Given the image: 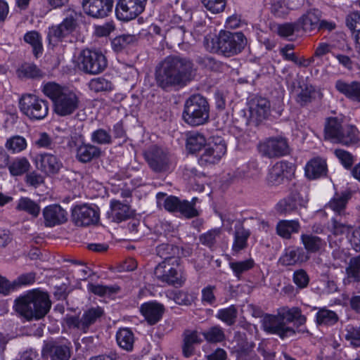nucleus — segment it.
I'll use <instances>...</instances> for the list:
<instances>
[{
    "instance_id": "nucleus-1",
    "label": "nucleus",
    "mask_w": 360,
    "mask_h": 360,
    "mask_svg": "<svg viewBox=\"0 0 360 360\" xmlns=\"http://www.w3.org/2000/svg\"><path fill=\"white\" fill-rule=\"evenodd\" d=\"M195 75L191 60L186 58L168 56L155 69V81L161 89L169 91L191 82Z\"/></svg>"
},
{
    "instance_id": "nucleus-2",
    "label": "nucleus",
    "mask_w": 360,
    "mask_h": 360,
    "mask_svg": "<svg viewBox=\"0 0 360 360\" xmlns=\"http://www.w3.org/2000/svg\"><path fill=\"white\" fill-rule=\"evenodd\" d=\"M49 295L38 289L30 290L15 300V311L27 321L39 320L49 311Z\"/></svg>"
},
{
    "instance_id": "nucleus-3",
    "label": "nucleus",
    "mask_w": 360,
    "mask_h": 360,
    "mask_svg": "<svg viewBox=\"0 0 360 360\" xmlns=\"http://www.w3.org/2000/svg\"><path fill=\"white\" fill-rule=\"evenodd\" d=\"M306 320V317L302 314L299 308H283L277 316H265L262 319V326L265 332L277 335L281 339H284L295 334V329L288 326V323L295 321L297 326H300L304 325Z\"/></svg>"
},
{
    "instance_id": "nucleus-4",
    "label": "nucleus",
    "mask_w": 360,
    "mask_h": 360,
    "mask_svg": "<svg viewBox=\"0 0 360 360\" xmlns=\"http://www.w3.org/2000/svg\"><path fill=\"white\" fill-rule=\"evenodd\" d=\"M42 91L52 101L54 112L58 115L62 117L70 115L80 105V94L77 91L62 86L54 82L46 84Z\"/></svg>"
},
{
    "instance_id": "nucleus-5",
    "label": "nucleus",
    "mask_w": 360,
    "mask_h": 360,
    "mask_svg": "<svg viewBox=\"0 0 360 360\" xmlns=\"http://www.w3.org/2000/svg\"><path fill=\"white\" fill-rule=\"evenodd\" d=\"M207 49L229 57L242 51L247 45V39L240 32H230L221 30L217 37L210 39L205 37Z\"/></svg>"
},
{
    "instance_id": "nucleus-6",
    "label": "nucleus",
    "mask_w": 360,
    "mask_h": 360,
    "mask_svg": "<svg viewBox=\"0 0 360 360\" xmlns=\"http://www.w3.org/2000/svg\"><path fill=\"white\" fill-rule=\"evenodd\" d=\"M210 106L207 101L200 94L191 96L186 102L183 118L191 126H199L209 120Z\"/></svg>"
},
{
    "instance_id": "nucleus-7",
    "label": "nucleus",
    "mask_w": 360,
    "mask_h": 360,
    "mask_svg": "<svg viewBox=\"0 0 360 360\" xmlns=\"http://www.w3.org/2000/svg\"><path fill=\"white\" fill-rule=\"evenodd\" d=\"M78 68L86 74L98 75L107 67L105 56L98 51L82 50L77 58Z\"/></svg>"
},
{
    "instance_id": "nucleus-8",
    "label": "nucleus",
    "mask_w": 360,
    "mask_h": 360,
    "mask_svg": "<svg viewBox=\"0 0 360 360\" xmlns=\"http://www.w3.org/2000/svg\"><path fill=\"white\" fill-rule=\"evenodd\" d=\"M20 111L32 120L44 119L49 113V102L34 94L22 95L19 101Z\"/></svg>"
},
{
    "instance_id": "nucleus-9",
    "label": "nucleus",
    "mask_w": 360,
    "mask_h": 360,
    "mask_svg": "<svg viewBox=\"0 0 360 360\" xmlns=\"http://www.w3.org/2000/svg\"><path fill=\"white\" fill-rule=\"evenodd\" d=\"M65 17L59 25L49 27L48 39L51 44H56L72 32L77 26V13L71 8L65 11Z\"/></svg>"
},
{
    "instance_id": "nucleus-10",
    "label": "nucleus",
    "mask_w": 360,
    "mask_h": 360,
    "mask_svg": "<svg viewBox=\"0 0 360 360\" xmlns=\"http://www.w3.org/2000/svg\"><path fill=\"white\" fill-rule=\"evenodd\" d=\"M103 310L99 307H91L85 311L79 318L69 316L65 318L66 325L69 328L77 329L82 333H87L90 326L103 315Z\"/></svg>"
},
{
    "instance_id": "nucleus-11",
    "label": "nucleus",
    "mask_w": 360,
    "mask_h": 360,
    "mask_svg": "<svg viewBox=\"0 0 360 360\" xmlns=\"http://www.w3.org/2000/svg\"><path fill=\"white\" fill-rule=\"evenodd\" d=\"M259 153L269 158H280L290 153V147L286 138L278 136L266 139L258 146Z\"/></svg>"
},
{
    "instance_id": "nucleus-12",
    "label": "nucleus",
    "mask_w": 360,
    "mask_h": 360,
    "mask_svg": "<svg viewBox=\"0 0 360 360\" xmlns=\"http://www.w3.org/2000/svg\"><path fill=\"white\" fill-rule=\"evenodd\" d=\"M173 265L172 262H162L155 268L154 275L162 283L181 287L186 281V278Z\"/></svg>"
},
{
    "instance_id": "nucleus-13",
    "label": "nucleus",
    "mask_w": 360,
    "mask_h": 360,
    "mask_svg": "<svg viewBox=\"0 0 360 360\" xmlns=\"http://www.w3.org/2000/svg\"><path fill=\"white\" fill-rule=\"evenodd\" d=\"M147 0H119L115 13L117 18L129 21L136 18L145 9Z\"/></svg>"
},
{
    "instance_id": "nucleus-14",
    "label": "nucleus",
    "mask_w": 360,
    "mask_h": 360,
    "mask_svg": "<svg viewBox=\"0 0 360 360\" xmlns=\"http://www.w3.org/2000/svg\"><path fill=\"white\" fill-rule=\"evenodd\" d=\"M72 219L77 226H87L99 221L98 209L87 205H77L72 212Z\"/></svg>"
},
{
    "instance_id": "nucleus-15",
    "label": "nucleus",
    "mask_w": 360,
    "mask_h": 360,
    "mask_svg": "<svg viewBox=\"0 0 360 360\" xmlns=\"http://www.w3.org/2000/svg\"><path fill=\"white\" fill-rule=\"evenodd\" d=\"M295 167L292 163L286 161L277 162L269 169L266 181L269 186H276L284 180L290 179L295 172Z\"/></svg>"
},
{
    "instance_id": "nucleus-16",
    "label": "nucleus",
    "mask_w": 360,
    "mask_h": 360,
    "mask_svg": "<svg viewBox=\"0 0 360 360\" xmlns=\"http://www.w3.org/2000/svg\"><path fill=\"white\" fill-rule=\"evenodd\" d=\"M226 152L224 142L217 139L215 142L209 143L200 154L198 162L202 166L216 164Z\"/></svg>"
},
{
    "instance_id": "nucleus-17",
    "label": "nucleus",
    "mask_w": 360,
    "mask_h": 360,
    "mask_svg": "<svg viewBox=\"0 0 360 360\" xmlns=\"http://www.w3.org/2000/svg\"><path fill=\"white\" fill-rule=\"evenodd\" d=\"M44 358L50 360H69L71 356L70 343L50 341L41 349Z\"/></svg>"
},
{
    "instance_id": "nucleus-18",
    "label": "nucleus",
    "mask_w": 360,
    "mask_h": 360,
    "mask_svg": "<svg viewBox=\"0 0 360 360\" xmlns=\"http://www.w3.org/2000/svg\"><path fill=\"white\" fill-rule=\"evenodd\" d=\"M146 158L150 167L156 172H166L170 168V158L163 149L153 146L146 153Z\"/></svg>"
},
{
    "instance_id": "nucleus-19",
    "label": "nucleus",
    "mask_w": 360,
    "mask_h": 360,
    "mask_svg": "<svg viewBox=\"0 0 360 360\" xmlns=\"http://www.w3.org/2000/svg\"><path fill=\"white\" fill-rule=\"evenodd\" d=\"M114 0H83L86 13L93 18H104L112 12Z\"/></svg>"
},
{
    "instance_id": "nucleus-20",
    "label": "nucleus",
    "mask_w": 360,
    "mask_h": 360,
    "mask_svg": "<svg viewBox=\"0 0 360 360\" xmlns=\"http://www.w3.org/2000/svg\"><path fill=\"white\" fill-rule=\"evenodd\" d=\"M250 120L251 122L258 124L269 115L270 103L262 97H255L250 102Z\"/></svg>"
},
{
    "instance_id": "nucleus-21",
    "label": "nucleus",
    "mask_w": 360,
    "mask_h": 360,
    "mask_svg": "<svg viewBox=\"0 0 360 360\" xmlns=\"http://www.w3.org/2000/svg\"><path fill=\"white\" fill-rule=\"evenodd\" d=\"M37 168L48 176L53 175L63 167L61 161L54 155L44 153L36 156Z\"/></svg>"
},
{
    "instance_id": "nucleus-22",
    "label": "nucleus",
    "mask_w": 360,
    "mask_h": 360,
    "mask_svg": "<svg viewBox=\"0 0 360 360\" xmlns=\"http://www.w3.org/2000/svg\"><path fill=\"white\" fill-rule=\"evenodd\" d=\"M46 226L52 227L65 223L68 220L67 212L59 205L46 206L43 210Z\"/></svg>"
},
{
    "instance_id": "nucleus-23",
    "label": "nucleus",
    "mask_w": 360,
    "mask_h": 360,
    "mask_svg": "<svg viewBox=\"0 0 360 360\" xmlns=\"http://www.w3.org/2000/svg\"><path fill=\"white\" fill-rule=\"evenodd\" d=\"M307 200L304 198L300 193H292L289 197L280 200L276 210L281 214H291L298 211L301 207H306Z\"/></svg>"
},
{
    "instance_id": "nucleus-24",
    "label": "nucleus",
    "mask_w": 360,
    "mask_h": 360,
    "mask_svg": "<svg viewBox=\"0 0 360 360\" xmlns=\"http://www.w3.org/2000/svg\"><path fill=\"white\" fill-rule=\"evenodd\" d=\"M309 259V257L302 248L289 247L285 249L283 254L279 258V262L283 266H293L306 262Z\"/></svg>"
},
{
    "instance_id": "nucleus-25",
    "label": "nucleus",
    "mask_w": 360,
    "mask_h": 360,
    "mask_svg": "<svg viewBox=\"0 0 360 360\" xmlns=\"http://www.w3.org/2000/svg\"><path fill=\"white\" fill-rule=\"evenodd\" d=\"M321 13L319 10L313 9L302 15L296 22L299 30L304 32H311L317 30L319 27Z\"/></svg>"
},
{
    "instance_id": "nucleus-26",
    "label": "nucleus",
    "mask_w": 360,
    "mask_h": 360,
    "mask_svg": "<svg viewBox=\"0 0 360 360\" xmlns=\"http://www.w3.org/2000/svg\"><path fill=\"white\" fill-rule=\"evenodd\" d=\"M335 87L348 99L360 102V82L354 81L348 83L342 79H338L335 82Z\"/></svg>"
},
{
    "instance_id": "nucleus-27",
    "label": "nucleus",
    "mask_w": 360,
    "mask_h": 360,
    "mask_svg": "<svg viewBox=\"0 0 360 360\" xmlns=\"http://www.w3.org/2000/svg\"><path fill=\"white\" fill-rule=\"evenodd\" d=\"M327 171L326 160L320 157L314 158L305 166L306 176L311 179L326 175Z\"/></svg>"
},
{
    "instance_id": "nucleus-28",
    "label": "nucleus",
    "mask_w": 360,
    "mask_h": 360,
    "mask_svg": "<svg viewBox=\"0 0 360 360\" xmlns=\"http://www.w3.org/2000/svg\"><path fill=\"white\" fill-rule=\"evenodd\" d=\"M202 342L200 333L194 330H186L183 333L182 352L185 357L188 358L193 355L195 345Z\"/></svg>"
},
{
    "instance_id": "nucleus-29",
    "label": "nucleus",
    "mask_w": 360,
    "mask_h": 360,
    "mask_svg": "<svg viewBox=\"0 0 360 360\" xmlns=\"http://www.w3.org/2000/svg\"><path fill=\"white\" fill-rule=\"evenodd\" d=\"M101 155V150L97 146L91 143H82L77 148L76 158L83 163L98 158Z\"/></svg>"
},
{
    "instance_id": "nucleus-30",
    "label": "nucleus",
    "mask_w": 360,
    "mask_h": 360,
    "mask_svg": "<svg viewBox=\"0 0 360 360\" xmlns=\"http://www.w3.org/2000/svg\"><path fill=\"white\" fill-rule=\"evenodd\" d=\"M300 239L307 253L319 252L324 250L326 246L325 240L312 233L302 234Z\"/></svg>"
},
{
    "instance_id": "nucleus-31",
    "label": "nucleus",
    "mask_w": 360,
    "mask_h": 360,
    "mask_svg": "<svg viewBox=\"0 0 360 360\" xmlns=\"http://www.w3.org/2000/svg\"><path fill=\"white\" fill-rule=\"evenodd\" d=\"M141 311L148 323L153 325L161 319L163 307L158 303L148 302L141 305Z\"/></svg>"
},
{
    "instance_id": "nucleus-32",
    "label": "nucleus",
    "mask_w": 360,
    "mask_h": 360,
    "mask_svg": "<svg viewBox=\"0 0 360 360\" xmlns=\"http://www.w3.org/2000/svg\"><path fill=\"white\" fill-rule=\"evenodd\" d=\"M234 240L232 250L238 252L247 246V241L250 235L249 230L245 229L240 221H236L235 224Z\"/></svg>"
},
{
    "instance_id": "nucleus-33",
    "label": "nucleus",
    "mask_w": 360,
    "mask_h": 360,
    "mask_svg": "<svg viewBox=\"0 0 360 360\" xmlns=\"http://www.w3.org/2000/svg\"><path fill=\"white\" fill-rule=\"evenodd\" d=\"M351 198V193L345 191L336 193L328 202V206L340 217L346 216L345 207L348 200Z\"/></svg>"
},
{
    "instance_id": "nucleus-34",
    "label": "nucleus",
    "mask_w": 360,
    "mask_h": 360,
    "mask_svg": "<svg viewBox=\"0 0 360 360\" xmlns=\"http://www.w3.org/2000/svg\"><path fill=\"white\" fill-rule=\"evenodd\" d=\"M111 217L114 221L120 222L126 220L131 215L130 207L127 203H122L118 200L110 201Z\"/></svg>"
},
{
    "instance_id": "nucleus-35",
    "label": "nucleus",
    "mask_w": 360,
    "mask_h": 360,
    "mask_svg": "<svg viewBox=\"0 0 360 360\" xmlns=\"http://www.w3.org/2000/svg\"><path fill=\"white\" fill-rule=\"evenodd\" d=\"M342 127V122L338 118H328L324 128L325 138L333 142L338 143Z\"/></svg>"
},
{
    "instance_id": "nucleus-36",
    "label": "nucleus",
    "mask_w": 360,
    "mask_h": 360,
    "mask_svg": "<svg viewBox=\"0 0 360 360\" xmlns=\"http://www.w3.org/2000/svg\"><path fill=\"white\" fill-rule=\"evenodd\" d=\"M157 254L164 259L163 262H172L178 265L179 249L172 244L162 243L158 246Z\"/></svg>"
},
{
    "instance_id": "nucleus-37",
    "label": "nucleus",
    "mask_w": 360,
    "mask_h": 360,
    "mask_svg": "<svg viewBox=\"0 0 360 360\" xmlns=\"http://www.w3.org/2000/svg\"><path fill=\"white\" fill-rule=\"evenodd\" d=\"M117 345L123 349L129 352L133 349L134 335L133 332L127 328H120L116 334Z\"/></svg>"
},
{
    "instance_id": "nucleus-38",
    "label": "nucleus",
    "mask_w": 360,
    "mask_h": 360,
    "mask_svg": "<svg viewBox=\"0 0 360 360\" xmlns=\"http://www.w3.org/2000/svg\"><path fill=\"white\" fill-rule=\"evenodd\" d=\"M300 227V224L297 220H282L278 223L276 231L280 236L290 238L292 233L299 231Z\"/></svg>"
},
{
    "instance_id": "nucleus-39",
    "label": "nucleus",
    "mask_w": 360,
    "mask_h": 360,
    "mask_svg": "<svg viewBox=\"0 0 360 360\" xmlns=\"http://www.w3.org/2000/svg\"><path fill=\"white\" fill-rule=\"evenodd\" d=\"M338 314L326 308L320 309L316 315V323L319 326H333L338 321Z\"/></svg>"
},
{
    "instance_id": "nucleus-40",
    "label": "nucleus",
    "mask_w": 360,
    "mask_h": 360,
    "mask_svg": "<svg viewBox=\"0 0 360 360\" xmlns=\"http://www.w3.org/2000/svg\"><path fill=\"white\" fill-rule=\"evenodd\" d=\"M344 338L350 346L353 347H360V324L346 326L344 331Z\"/></svg>"
},
{
    "instance_id": "nucleus-41",
    "label": "nucleus",
    "mask_w": 360,
    "mask_h": 360,
    "mask_svg": "<svg viewBox=\"0 0 360 360\" xmlns=\"http://www.w3.org/2000/svg\"><path fill=\"white\" fill-rule=\"evenodd\" d=\"M346 274L348 283L360 282V255L350 259L346 268Z\"/></svg>"
},
{
    "instance_id": "nucleus-42",
    "label": "nucleus",
    "mask_w": 360,
    "mask_h": 360,
    "mask_svg": "<svg viewBox=\"0 0 360 360\" xmlns=\"http://www.w3.org/2000/svg\"><path fill=\"white\" fill-rule=\"evenodd\" d=\"M207 146L205 136L199 133H191L188 135L186 141V148L191 153L200 150Z\"/></svg>"
},
{
    "instance_id": "nucleus-43",
    "label": "nucleus",
    "mask_w": 360,
    "mask_h": 360,
    "mask_svg": "<svg viewBox=\"0 0 360 360\" xmlns=\"http://www.w3.org/2000/svg\"><path fill=\"white\" fill-rule=\"evenodd\" d=\"M16 209L19 211H25L34 217H38L40 212L38 204L27 197H22L19 199Z\"/></svg>"
},
{
    "instance_id": "nucleus-44",
    "label": "nucleus",
    "mask_w": 360,
    "mask_h": 360,
    "mask_svg": "<svg viewBox=\"0 0 360 360\" xmlns=\"http://www.w3.org/2000/svg\"><path fill=\"white\" fill-rule=\"evenodd\" d=\"M24 40L32 46L33 53L36 57H38L39 55L42 53L43 46L41 37L37 31L27 32L24 36Z\"/></svg>"
},
{
    "instance_id": "nucleus-45",
    "label": "nucleus",
    "mask_w": 360,
    "mask_h": 360,
    "mask_svg": "<svg viewBox=\"0 0 360 360\" xmlns=\"http://www.w3.org/2000/svg\"><path fill=\"white\" fill-rule=\"evenodd\" d=\"M91 141L94 145H110L112 137L109 131L99 128L91 132Z\"/></svg>"
},
{
    "instance_id": "nucleus-46",
    "label": "nucleus",
    "mask_w": 360,
    "mask_h": 360,
    "mask_svg": "<svg viewBox=\"0 0 360 360\" xmlns=\"http://www.w3.org/2000/svg\"><path fill=\"white\" fill-rule=\"evenodd\" d=\"M237 316L238 310L234 305L219 309L216 315L217 318L224 322L228 326H232L235 323Z\"/></svg>"
},
{
    "instance_id": "nucleus-47",
    "label": "nucleus",
    "mask_w": 360,
    "mask_h": 360,
    "mask_svg": "<svg viewBox=\"0 0 360 360\" xmlns=\"http://www.w3.org/2000/svg\"><path fill=\"white\" fill-rule=\"evenodd\" d=\"M30 167V164L26 158H19L11 162L8 169L11 175L19 176L27 172Z\"/></svg>"
},
{
    "instance_id": "nucleus-48",
    "label": "nucleus",
    "mask_w": 360,
    "mask_h": 360,
    "mask_svg": "<svg viewBox=\"0 0 360 360\" xmlns=\"http://www.w3.org/2000/svg\"><path fill=\"white\" fill-rule=\"evenodd\" d=\"M136 41V37L134 34H122L114 38L111 42V46L115 52H120Z\"/></svg>"
},
{
    "instance_id": "nucleus-49",
    "label": "nucleus",
    "mask_w": 360,
    "mask_h": 360,
    "mask_svg": "<svg viewBox=\"0 0 360 360\" xmlns=\"http://www.w3.org/2000/svg\"><path fill=\"white\" fill-rule=\"evenodd\" d=\"M87 290L96 295L103 297L116 293L119 291L120 288L117 286L89 283L87 285Z\"/></svg>"
},
{
    "instance_id": "nucleus-50",
    "label": "nucleus",
    "mask_w": 360,
    "mask_h": 360,
    "mask_svg": "<svg viewBox=\"0 0 360 360\" xmlns=\"http://www.w3.org/2000/svg\"><path fill=\"white\" fill-rule=\"evenodd\" d=\"M255 262L252 259H248L243 261L231 262L229 266L232 269L234 275L240 278V276L251 269L254 266Z\"/></svg>"
},
{
    "instance_id": "nucleus-51",
    "label": "nucleus",
    "mask_w": 360,
    "mask_h": 360,
    "mask_svg": "<svg viewBox=\"0 0 360 360\" xmlns=\"http://www.w3.org/2000/svg\"><path fill=\"white\" fill-rule=\"evenodd\" d=\"M205 339L211 343L221 342L225 340V334L223 329L219 326H213L202 333Z\"/></svg>"
},
{
    "instance_id": "nucleus-52",
    "label": "nucleus",
    "mask_w": 360,
    "mask_h": 360,
    "mask_svg": "<svg viewBox=\"0 0 360 360\" xmlns=\"http://www.w3.org/2000/svg\"><path fill=\"white\" fill-rule=\"evenodd\" d=\"M356 131V128L352 125H342L338 143L349 145L354 142L357 139Z\"/></svg>"
},
{
    "instance_id": "nucleus-53",
    "label": "nucleus",
    "mask_w": 360,
    "mask_h": 360,
    "mask_svg": "<svg viewBox=\"0 0 360 360\" xmlns=\"http://www.w3.org/2000/svg\"><path fill=\"white\" fill-rule=\"evenodd\" d=\"M6 147L13 153H19L26 148L27 142L22 136H15L7 140Z\"/></svg>"
},
{
    "instance_id": "nucleus-54",
    "label": "nucleus",
    "mask_w": 360,
    "mask_h": 360,
    "mask_svg": "<svg viewBox=\"0 0 360 360\" xmlns=\"http://www.w3.org/2000/svg\"><path fill=\"white\" fill-rule=\"evenodd\" d=\"M19 77L37 78L42 76L41 70L34 64L22 65L18 70Z\"/></svg>"
},
{
    "instance_id": "nucleus-55",
    "label": "nucleus",
    "mask_w": 360,
    "mask_h": 360,
    "mask_svg": "<svg viewBox=\"0 0 360 360\" xmlns=\"http://www.w3.org/2000/svg\"><path fill=\"white\" fill-rule=\"evenodd\" d=\"M89 86L94 92L107 91L112 89V83L103 77L92 79L89 82Z\"/></svg>"
},
{
    "instance_id": "nucleus-56",
    "label": "nucleus",
    "mask_w": 360,
    "mask_h": 360,
    "mask_svg": "<svg viewBox=\"0 0 360 360\" xmlns=\"http://www.w3.org/2000/svg\"><path fill=\"white\" fill-rule=\"evenodd\" d=\"M195 200H197L196 198H193L191 202L188 200H181L178 212L187 218H191L197 216L198 212L194 207Z\"/></svg>"
},
{
    "instance_id": "nucleus-57",
    "label": "nucleus",
    "mask_w": 360,
    "mask_h": 360,
    "mask_svg": "<svg viewBox=\"0 0 360 360\" xmlns=\"http://www.w3.org/2000/svg\"><path fill=\"white\" fill-rule=\"evenodd\" d=\"M314 94L315 89L311 86H307L297 94L296 101L300 105H306L312 101Z\"/></svg>"
},
{
    "instance_id": "nucleus-58",
    "label": "nucleus",
    "mask_w": 360,
    "mask_h": 360,
    "mask_svg": "<svg viewBox=\"0 0 360 360\" xmlns=\"http://www.w3.org/2000/svg\"><path fill=\"white\" fill-rule=\"evenodd\" d=\"M294 283L300 289L306 288L309 282V277L304 269H299L293 273Z\"/></svg>"
},
{
    "instance_id": "nucleus-59",
    "label": "nucleus",
    "mask_w": 360,
    "mask_h": 360,
    "mask_svg": "<svg viewBox=\"0 0 360 360\" xmlns=\"http://www.w3.org/2000/svg\"><path fill=\"white\" fill-rule=\"evenodd\" d=\"M204 6L213 13H219L224 11L225 0H202Z\"/></svg>"
},
{
    "instance_id": "nucleus-60",
    "label": "nucleus",
    "mask_w": 360,
    "mask_h": 360,
    "mask_svg": "<svg viewBox=\"0 0 360 360\" xmlns=\"http://www.w3.org/2000/svg\"><path fill=\"white\" fill-rule=\"evenodd\" d=\"M197 63L202 68L212 71L218 70L220 67V64L219 62L215 60L214 58L208 56L198 58L197 60Z\"/></svg>"
},
{
    "instance_id": "nucleus-61",
    "label": "nucleus",
    "mask_w": 360,
    "mask_h": 360,
    "mask_svg": "<svg viewBox=\"0 0 360 360\" xmlns=\"http://www.w3.org/2000/svg\"><path fill=\"white\" fill-rule=\"evenodd\" d=\"M296 22L295 23H284L278 25V33L282 37H288L295 32H299Z\"/></svg>"
},
{
    "instance_id": "nucleus-62",
    "label": "nucleus",
    "mask_w": 360,
    "mask_h": 360,
    "mask_svg": "<svg viewBox=\"0 0 360 360\" xmlns=\"http://www.w3.org/2000/svg\"><path fill=\"white\" fill-rule=\"evenodd\" d=\"M38 148L51 149L54 143L51 136L46 132L40 133L34 141Z\"/></svg>"
},
{
    "instance_id": "nucleus-63",
    "label": "nucleus",
    "mask_w": 360,
    "mask_h": 360,
    "mask_svg": "<svg viewBox=\"0 0 360 360\" xmlns=\"http://www.w3.org/2000/svg\"><path fill=\"white\" fill-rule=\"evenodd\" d=\"M342 217L335 215L333 219V229L335 234H342L346 232L349 226L345 220L342 219Z\"/></svg>"
},
{
    "instance_id": "nucleus-64",
    "label": "nucleus",
    "mask_w": 360,
    "mask_h": 360,
    "mask_svg": "<svg viewBox=\"0 0 360 360\" xmlns=\"http://www.w3.org/2000/svg\"><path fill=\"white\" fill-rule=\"evenodd\" d=\"M347 27L353 32L356 33L358 30L356 28L360 25V13L358 12H352L349 13L346 18Z\"/></svg>"
}]
</instances>
